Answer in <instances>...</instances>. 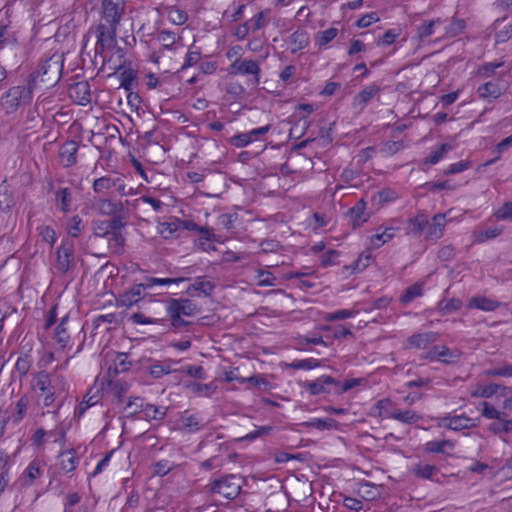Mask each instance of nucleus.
<instances>
[{"mask_svg": "<svg viewBox=\"0 0 512 512\" xmlns=\"http://www.w3.org/2000/svg\"><path fill=\"white\" fill-rule=\"evenodd\" d=\"M310 43V37L306 30L297 29L288 39L289 49L292 54L306 48Z\"/></svg>", "mask_w": 512, "mask_h": 512, "instance_id": "26", "label": "nucleus"}, {"mask_svg": "<svg viewBox=\"0 0 512 512\" xmlns=\"http://www.w3.org/2000/svg\"><path fill=\"white\" fill-rule=\"evenodd\" d=\"M465 27H466V23L464 20L453 19L451 21V23L448 26H446V28H445L446 35H448L450 37H455V36L459 35L464 30Z\"/></svg>", "mask_w": 512, "mask_h": 512, "instance_id": "63", "label": "nucleus"}, {"mask_svg": "<svg viewBox=\"0 0 512 512\" xmlns=\"http://www.w3.org/2000/svg\"><path fill=\"white\" fill-rule=\"evenodd\" d=\"M243 479L239 475L229 474L215 479L209 484V491L225 499H235L241 492Z\"/></svg>", "mask_w": 512, "mask_h": 512, "instance_id": "7", "label": "nucleus"}, {"mask_svg": "<svg viewBox=\"0 0 512 512\" xmlns=\"http://www.w3.org/2000/svg\"><path fill=\"white\" fill-rule=\"evenodd\" d=\"M62 70V56L58 54H53L51 57L41 61L38 70L35 73L31 74L29 80H32V77H34L36 83L37 79L40 78V81L46 87H53L60 80Z\"/></svg>", "mask_w": 512, "mask_h": 512, "instance_id": "4", "label": "nucleus"}, {"mask_svg": "<svg viewBox=\"0 0 512 512\" xmlns=\"http://www.w3.org/2000/svg\"><path fill=\"white\" fill-rule=\"evenodd\" d=\"M439 469L435 465L416 463L411 467V473L421 479L433 480Z\"/></svg>", "mask_w": 512, "mask_h": 512, "instance_id": "35", "label": "nucleus"}, {"mask_svg": "<svg viewBox=\"0 0 512 512\" xmlns=\"http://www.w3.org/2000/svg\"><path fill=\"white\" fill-rule=\"evenodd\" d=\"M97 210L101 215L112 218L122 217L124 204L121 201H114L109 198H100L97 201Z\"/></svg>", "mask_w": 512, "mask_h": 512, "instance_id": "16", "label": "nucleus"}, {"mask_svg": "<svg viewBox=\"0 0 512 512\" xmlns=\"http://www.w3.org/2000/svg\"><path fill=\"white\" fill-rule=\"evenodd\" d=\"M145 288L143 283L133 285L128 291L121 293L116 298L117 307H131L137 304L142 298L145 297Z\"/></svg>", "mask_w": 512, "mask_h": 512, "instance_id": "14", "label": "nucleus"}, {"mask_svg": "<svg viewBox=\"0 0 512 512\" xmlns=\"http://www.w3.org/2000/svg\"><path fill=\"white\" fill-rule=\"evenodd\" d=\"M124 226L125 222L122 217L93 222V241L99 242L103 239L107 240L106 251L97 253L96 255H121L124 252L125 237L122 234Z\"/></svg>", "mask_w": 512, "mask_h": 512, "instance_id": "1", "label": "nucleus"}, {"mask_svg": "<svg viewBox=\"0 0 512 512\" xmlns=\"http://www.w3.org/2000/svg\"><path fill=\"white\" fill-rule=\"evenodd\" d=\"M442 24V20L440 18L433 19L431 21H427L422 23L417 28V37L423 41L429 36L435 33V27Z\"/></svg>", "mask_w": 512, "mask_h": 512, "instance_id": "43", "label": "nucleus"}, {"mask_svg": "<svg viewBox=\"0 0 512 512\" xmlns=\"http://www.w3.org/2000/svg\"><path fill=\"white\" fill-rule=\"evenodd\" d=\"M78 144L75 141H66L60 148L59 156L65 167H71L77 163Z\"/></svg>", "mask_w": 512, "mask_h": 512, "instance_id": "25", "label": "nucleus"}, {"mask_svg": "<svg viewBox=\"0 0 512 512\" xmlns=\"http://www.w3.org/2000/svg\"><path fill=\"white\" fill-rule=\"evenodd\" d=\"M502 230L497 227H490L485 230L475 231L473 233L474 242L483 243L487 240L494 239L501 234Z\"/></svg>", "mask_w": 512, "mask_h": 512, "instance_id": "48", "label": "nucleus"}, {"mask_svg": "<svg viewBox=\"0 0 512 512\" xmlns=\"http://www.w3.org/2000/svg\"><path fill=\"white\" fill-rule=\"evenodd\" d=\"M214 284L208 280H205L204 278H197L193 284H191L188 289L187 293L190 296H200L203 295H210L214 289Z\"/></svg>", "mask_w": 512, "mask_h": 512, "instance_id": "33", "label": "nucleus"}, {"mask_svg": "<svg viewBox=\"0 0 512 512\" xmlns=\"http://www.w3.org/2000/svg\"><path fill=\"white\" fill-rule=\"evenodd\" d=\"M461 358V351L458 349H450L447 346L439 345L438 361L451 365L457 363Z\"/></svg>", "mask_w": 512, "mask_h": 512, "instance_id": "37", "label": "nucleus"}, {"mask_svg": "<svg viewBox=\"0 0 512 512\" xmlns=\"http://www.w3.org/2000/svg\"><path fill=\"white\" fill-rule=\"evenodd\" d=\"M142 413L147 420H162L166 415V409L145 403Z\"/></svg>", "mask_w": 512, "mask_h": 512, "instance_id": "51", "label": "nucleus"}, {"mask_svg": "<svg viewBox=\"0 0 512 512\" xmlns=\"http://www.w3.org/2000/svg\"><path fill=\"white\" fill-rule=\"evenodd\" d=\"M451 150H452V146L448 143H444L437 149L432 150L430 155L424 159L423 163L429 164V165H435L440 160H442L444 158V156Z\"/></svg>", "mask_w": 512, "mask_h": 512, "instance_id": "45", "label": "nucleus"}, {"mask_svg": "<svg viewBox=\"0 0 512 512\" xmlns=\"http://www.w3.org/2000/svg\"><path fill=\"white\" fill-rule=\"evenodd\" d=\"M391 419H394L403 424H414L422 419L421 415H419L416 411L411 409H393L391 411Z\"/></svg>", "mask_w": 512, "mask_h": 512, "instance_id": "32", "label": "nucleus"}, {"mask_svg": "<svg viewBox=\"0 0 512 512\" xmlns=\"http://www.w3.org/2000/svg\"><path fill=\"white\" fill-rule=\"evenodd\" d=\"M461 307H462V301L458 298L442 300L439 303V308L443 314H450L454 311L459 310Z\"/></svg>", "mask_w": 512, "mask_h": 512, "instance_id": "60", "label": "nucleus"}, {"mask_svg": "<svg viewBox=\"0 0 512 512\" xmlns=\"http://www.w3.org/2000/svg\"><path fill=\"white\" fill-rule=\"evenodd\" d=\"M60 457H61L60 465L63 470H65L66 472H72L73 470L76 469L78 460L74 456L72 450L62 452L60 454Z\"/></svg>", "mask_w": 512, "mask_h": 512, "instance_id": "52", "label": "nucleus"}, {"mask_svg": "<svg viewBox=\"0 0 512 512\" xmlns=\"http://www.w3.org/2000/svg\"><path fill=\"white\" fill-rule=\"evenodd\" d=\"M403 148V141H386L380 146L379 151L384 156H392Z\"/></svg>", "mask_w": 512, "mask_h": 512, "instance_id": "57", "label": "nucleus"}, {"mask_svg": "<svg viewBox=\"0 0 512 512\" xmlns=\"http://www.w3.org/2000/svg\"><path fill=\"white\" fill-rule=\"evenodd\" d=\"M38 235L42 238L43 241L53 245L57 240V235L55 230L48 225H40L37 227Z\"/></svg>", "mask_w": 512, "mask_h": 512, "instance_id": "59", "label": "nucleus"}, {"mask_svg": "<svg viewBox=\"0 0 512 512\" xmlns=\"http://www.w3.org/2000/svg\"><path fill=\"white\" fill-rule=\"evenodd\" d=\"M438 340V334L435 332H422L411 335L407 339L409 347L416 349H427L430 344L435 343Z\"/></svg>", "mask_w": 512, "mask_h": 512, "instance_id": "22", "label": "nucleus"}, {"mask_svg": "<svg viewBox=\"0 0 512 512\" xmlns=\"http://www.w3.org/2000/svg\"><path fill=\"white\" fill-rule=\"evenodd\" d=\"M176 467L174 463L164 459L152 465V474L154 476L163 477Z\"/></svg>", "mask_w": 512, "mask_h": 512, "instance_id": "55", "label": "nucleus"}, {"mask_svg": "<svg viewBox=\"0 0 512 512\" xmlns=\"http://www.w3.org/2000/svg\"><path fill=\"white\" fill-rule=\"evenodd\" d=\"M177 362L172 359H167L163 361H154L149 367V374L155 378L159 379L164 375H168L170 373L176 372L177 370L173 368V365Z\"/></svg>", "mask_w": 512, "mask_h": 512, "instance_id": "28", "label": "nucleus"}, {"mask_svg": "<svg viewBox=\"0 0 512 512\" xmlns=\"http://www.w3.org/2000/svg\"><path fill=\"white\" fill-rule=\"evenodd\" d=\"M117 28L99 23L96 28V52H103L104 49L114 45L116 40Z\"/></svg>", "mask_w": 512, "mask_h": 512, "instance_id": "13", "label": "nucleus"}, {"mask_svg": "<svg viewBox=\"0 0 512 512\" xmlns=\"http://www.w3.org/2000/svg\"><path fill=\"white\" fill-rule=\"evenodd\" d=\"M336 380L329 375H323L317 378L314 381H306L303 384V387L311 394V395H319L322 393H329L330 390L327 388L331 385H336Z\"/></svg>", "mask_w": 512, "mask_h": 512, "instance_id": "18", "label": "nucleus"}, {"mask_svg": "<svg viewBox=\"0 0 512 512\" xmlns=\"http://www.w3.org/2000/svg\"><path fill=\"white\" fill-rule=\"evenodd\" d=\"M69 316L65 315L61 318L60 323L56 326L54 331L53 340L56 345H58L62 350L67 348H71V337L68 332V324Z\"/></svg>", "mask_w": 512, "mask_h": 512, "instance_id": "19", "label": "nucleus"}, {"mask_svg": "<svg viewBox=\"0 0 512 512\" xmlns=\"http://www.w3.org/2000/svg\"><path fill=\"white\" fill-rule=\"evenodd\" d=\"M338 35V29L335 27H330L326 30L319 31L315 36L316 44L319 47L326 46L330 42H332Z\"/></svg>", "mask_w": 512, "mask_h": 512, "instance_id": "46", "label": "nucleus"}, {"mask_svg": "<svg viewBox=\"0 0 512 512\" xmlns=\"http://www.w3.org/2000/svg\"><path fill=\"white\" fill-rule=\"evenodd\" d=\"M267 15H268V10H263V11H260L259 13H257L256 15H254L248 21L252 32H256V31L263 29L264 27L267 26V24H268V21L266 19Z\"/></svg>", "mask_w": 512, "mask_h": 512, "instance_id": "54", "label": "nucleus"}, {"mask_svg": "<svg viewBox=\"0 0 512 512\" xmlns=\"http://www.w3.org/2000/svg\"><path fill=\"white\" fill-rule=\"evenodd\" d=\"M268 53L261 60H253L250 58L238 59L233 61L228 67V73L235 76L249 77L248 82L253 86H258L261 79V62H263Z\"/></svg>", "mask_w": 512, "mask_h": 512, "instance_id": "6", "label": "nucleus"}, {"mask_svg": "<svg viewBox=\"0 0 512 512\" xmlns=\"http://www.w3.org/2000/svg\"><path fill=\"white\" fill-rule=\"evenodd\" d=\"M32 363V356L28 353L22 354L18 357L15 363V371L19 374L20 378L24 377L29 372Z\"/></svg>", "mask_w": 512, "mask_h": 512, "instance_id": "47", "label": "nucleus"}, {"mask_svg": "<svg viewBox=\"0 0 512 512\" xmlns=\"http://www.w3.org/2000/svg\"><path fill=\"white\" fill-rule=\"evenodd\" d=\"M156 40L161 44L160 52L163 50H177L184 46L182 44V37L171 30L164 29L159 31L156 34Z\"/></svg>", "mask_w": 512, "mask_h": 512, "instance_id": "17", "label": "nucleus"}, {"mask_svg": "<svg viewBox=\"0 0 512 512\" xmlns=\"http://www.w3.org/2000/svg\"><path fill=\"white\" fill-rule=\"evenodd\" d=\"M73 266H75L74 243L64 240L56 251L55 268L60 274H66Z\"/></svg>", "mask_w": 512, "mask_h": 512, "instance_id": "10", "label": "nucleus"}, {"mask_svg": "<svg viewBox=\"0 0 512 512\" xmlns=\"http://www.w3.org/2000/svg\"><path fill=\"white\" fill-rule=\"evenodd\" d=\"M396 229L394 227H387L381 233L373 235L370 243L373 248H379L386 242L390 241L395 235Z\"/></svg>", "mask_w": 512, "mask_h": 512, "instance_id": "44", "label": "nucleus"}, {"mask_svg": "<svg viewBox=\"0 0 512 512\" xmlns=\"http://www.w3.org/2000/svg\"><path fill=\"white\" fill-rule=\"evenodd\" d=\"M92 189L98 195H104L111 189H114L121 196H126L129 193L126 191V184L120 176L105 175L96 178L93 181Z\"/></svg>", "mask_w": 512, "mask_h": 512, "instance_id": "9", "label": "nucleus"}, {"mask_svg": "<svg viewBox=\"0 0 512 512\" xmlns=\"http://www.w3.org/2000/svg\"><path fill=\"white\" fill-rule=\"evenodd\" d=\"M201 59V52L198 50L189 49L185 55L184 63L181 66V70H185L189 67L196 65Z\"/></svg>", "mask_w": 512, "mask_h": 512, "instance_id": "64", "label": "nucleus"}, {"mask_svg": "<svg viewBox=\"0 0 512 512\" xmlns=\"http://www.w3.org/2000/svg\"><path fill=\"white\" fill-rule=\"evenodd\" d=\"M398 198V193L391 188H384L373 195V201L379 205L390 203Z\"/></svg>", "mask_w": 512, "mask_h": 512, "instance_id": "49", "label": "nucleus"}, {"mask_svg": "<svg viewBox=\"0 0 512 512\" xmlns=\"http://www.w3.org/2000/svg\"><path fill=\"white\" fill-rule=\"evenodd\" d=\"M189 280L188 277L179 276L173 278H158V277H147L145 282H143L146 289H151L154 286L161 285L167 286L171 284H179L181 282Z\"/></svg>", "mask_w": 512, "mask_h": 512, "instance_id": "38", "label": "nucleus"}, {"mask_svg": "<svg viewBox=\"0 0 512 512\" xmlns=\"http://www.w3.org/2000/svg\"><path fill=\"white\" fill-rule=\"evenodd\" d=\"M107 325H119V321L115 313L98 315L92 321V326L94 330L104 326V331H109L111 327Z\"/></svg>", "mask_w": 512, "mask_h": 512, "instance_id": "42", "label": "nucleus"}, {"mask_svg": "<svg viewBox=\"0 0 512 512\" xmlns=\"http://www.w3.org/2000/svg\"><path fill=\"white\" fill-rule=\"evenodd\" d=\"M163 13L167 15L168 20L175 25H183L188 20V14L174 5H167L162 7Z\"/></svg>", "mask_w": 512, "mask_h": 512, "instance_id": "34", "label": "nucleus"}, {"mask_svg": "<svg viewBox=\"0 0 512 512\" xmlns=\"http://www.w3.org/2000/svg\"><path fill=\"white\" fill-rule=\"evenodd\" d=\"M381 90V87L377 84H371L362 89L357 93L354 98L352 105L355 109L363 111L368 102L376 96Z\"/></svg>", "mask_w": 512, "mask_h": 512, "instance_id": "20", "label": "nucleus"}, {"mask_svg": "<svg viewBox=\"0 0 512 512\" xmlns=\"http://www.w3.org/2000/svg\"><path fill=\"white\" fill-rule=\"evenodd\" d=\"M438 427L447 428L454 431H460L464 429H469L472 427H476L477 424L473 419L466 415H455V416H446L442 417L438 420Z\"/></svg>", "mask_w": 512, "mask_h": 512, "instance_id": "15", "label": "nucleus"}, {"mask_svg": "<svg viewBox=\"0 0 512 512\" xmlns=\"http://www.w3.org/2000/svg\"><path fill=\"white\" fill-rule=\"evenodd\" d=\"M447 446L453 447V443L450 440L428 441L424 449L429 453H442Z\"/></svg>", "mask_w": 512, "mask_h": 512, "instance_id": "62", "label": "nucleus"}, {"mask_svg": "<svg viewBox=\"0 0 512 512\" xmlns=\"http://www.w3.org/2000/svg\"><path fill=\"white\" fill-rule=\"evenodd\" d=\"M503 305V303L485 296H474L469 300L467 307L470 309H478L485 312H491L495 311Z\"/></svg>", "mask_w": 512, "mask_h": 512, "instance_id": "24", "label": "nucleus"}, {"mask_svg": "<svg viewBox=\"0 0 512 512\" xmlns=\"http://www.w3.org/2000/svg\"><path fill=\"white\" fill-rule=\"evenodd\" d=\"M186 387L188 389H190V391H192L193 393H195L197 395H205V396H210L216 390V386L214 385L213 382L207 383V384H202V383H198V382H190V383L186 384Z\"/></svg>", "mask_w": 512, "mask_h": 512, "instance_id": "50", "label": "nucleus"}, {"mask_svg": "<svg viewBox=\"0 0 512 512\" xmlns=\"http://www.w3.org/2000/svg\"><path fill=\"white\" fill-rule=\"evenodd\" d=\"M423 288L419 283L409 286L400 297V301L404 304L410 303L415 298L422 296Z\"/></svg>", "mask_w": 512, "mask_h": 512, "instance_id": "53", "label": "nucleus"}, {"mask_svg": "<svg viewBox=\"0 0 512 512\" xmlns=\"http://www.w3.org/2000/svg\"><path fill=\"white\" fill-rule=\"evenodd\" d=\"M71 98L80 105H87L91 102L90 85L87 81H80L73 84L69 90Z\"/></svg>", "mask_w": 512, "mask_h": 512, "instance_id": "21", "label": "nucleus"}, {"mask_svg": "<svg viewBox=\"0 0 512 512\" xmlns=\"http://www.w3.org/2000/svg\"><path fill=\"white\" fill-rule=\"evenodd\" d=\"M504 90V85L500 80L488 81L479 86L477 92L482 98H498Z\"/></svg>", "mask_w": 512, "mask_h": 512, "instance_id": "30", "label": "nucleus"}, {"mask_svg": "<svg viewBox=\"0 0 512 512\" xmlns=\"http://www.w3.org/2000/svg\"><path fill=\"white\" fill-rule=\"evenodd\" d=\"M180 219H174L170 222H164L161 223L159 226L160 234L164 238H177L180 236L181 233V226Z\"/></svg>", "mask_w": 512, "mask_h": 512, "instance_id": "39", "label": "nucleus"}, {"mask_svg": "<svg viewBox=\"0 0 512 512\" xmlns=\"http://www.w3.org/2000/svg\"><path fill=\"white\" fill-rule=\"evenodd\" d=\"M446 222V214H436L432 218V222H428L426 238L432 240H437L441 238L444 234Z\"/></svg>", "mask_w": 512, "mask_h": 512, "instance_id": "23", "label": "nucleus"}, {"mask_svg": "<svg viewBox=\"0 0 512 512\" xmlns=\"http://www.w3.org/2000/svg\"><path fill=\"white\" fill-rule=\"evenodd\" d=\"M43 467L44 463L42 460L39 458L33 459L13 485L19 489L30 487L37 479L43 476Z\"/></svg>", "mask_w": 512, "mask_h": 512, "instance_id": "11", "label": "nucleus"}, {"mask_svg": "<svg viewBox=\"0 0 512 512\" xmlns=\"http://www.w3.org/2000/svg\"><path fill=\"white\" fill-rule=\"evenodd\" d=\"M366 203L363 200L358 201L352 208L349 209V216L353 225V228L360 227L364 224L369 214L365 212Z\"/></svg>", "mask_w": 512, "mask_h": 512, "instance_id": "31", "label": "nucleus"}, {"mask_svg": "<svg viewBox=\"0 0 512 512\" xmlns=\"http://www.w3.org/2000/svg\"><path fill=\"white\" fill-rule=\"evenodd\" d=\"M484 374L488 377H512V364L503 363L498 367L487 369Z\"/></svg>", "mask_w": 512, "mask_h": 512, "instance_id": "56", "label": "nucleus"}, {"mask_svg": "<svg viewBox=\"0 0 512 512\" xmlns=\"http://www.w3.org/2000/svg\"><path fill=\"white\" fill-rule=\"evenodd\" d=\"M410 230L413 234L419 235L428 226V220L424 215H417L415 218L410 219Z\"/></svg>", "mask_w": 512, "mask_h": 512, "instance_id": "61", "label": "nucleus"}, {"mask_svg": "<svg viewBox=\"0 0 512 512\" xmlns=\"http://www.w3.org/2000/svg\"><path fill=\"white\" fill-rule=\"evenodd\" d=\"M199 308L190 299H175L170 298L167 301L166 311L171 319V325L175 329H180L189 324V322L182 319V316H194Z\"/></svg>", "mask_w": 512, "mask_h": 512, "instance_id": "5", "label": "nucleus"}, {"mask_svg": "<svg viewBox=\"0 0 512 512\" xmlns=\"http://www.w3.org/2000/svg\"><path fill=\"white\" fill-rule=\"evenodd\" d=\"M124 11L125 4L123 1L102 0L100 23L117 28Z\"/></svg>", "mask_w": 512, "mask_h": 512, "instance_id": "8", "label": "nucleus"}, {"mask_svg": "<svg viewBox=\"0 0 512 512\" xmlns=\"http://www.w3.org/2000/svg\"><path fill=\"white\" fill-rule=\"evenodd\" d=\"M179 424L189 433H195L203 429L204 421L199 414H189L185 411L179 418Z\"/></svg>", "mask_w": 512, "mask_h": 512, "instance_id": "27", "label": "nucleus"}, {"mask_svg": "<svg viewBox=\"0 0 512 512\" xmlns=\"http://www.w3.org/2000/svg\"><path fill=\"white\" fill-rule=\"evenodd\" d=\"M506 20V18L497 19L494 23L496 33H495V41L496 43H504L508 41L512 37V22L505 24L502 28H500L501 24Z\"/></svg>", "mask_w": 512, "mask_h": 512, "instance_id": "40", "label": "nucleus"}, {"mask_svg": "<svg viewBox=\"0 0 512 512\" xmlns=\"http://www.w3.org/2000/svg\"><path fill=\"white\" fill-rule=\"evenodd\" d=\"M257 285L261 287H272L276 285V277L269 271L259 270L257 273Z\"/></svg>", "mask_w": 512, "mask_h": 512, "instance_id": "58", "label": "nucleus"}, {"mask_svg": "<svg viewBox=\"0 0 512 512\" xmlns=\"http://www.w3.org/2000/svg\"><path fill=\"white\" fill-rule=\"evenodd\" d=\"M29 405L30 398L27 395H23L6 409H2V413L11 425L17 426L26 416Z\"/></svg>", "mask_w": 512, "mask_h": 512, "instance_id": "12", "label": "nucleus"}, {"mask_svg": "<svg viewBox=\"0 0 512 512\" xmlns=\"http://www.w3.org/2000/svg\"><path fill=\"white\" fill-rule=\"evenodd\" d=\"M35 88V78L28 81L27 85L11 87L1 98V105L7 113L16 111L20 106L28 105L32 100Z\"/></svg>", "mask_w": 512, "mask_h": 512, "instance_id": "3", "label": "nucleus"}, {"mask_svg": "<svg viewBox=\"0 0 512 512\" xmlns=\"http://www.w3.org/2000/svg\"><path fill=\"white\" fill-rule=\"evenodd\" d=\"M55 200L57 206L63 213H68L72 206V191L70 188H61L55 193Z\"/></svg>", "mask_w": 512, "mask_h": 512, "instance_id": "36", "label": "nucleus"}, {"mask_svg": "<svg viewBox=\"0 0 512 512\" xmlns=\"http://www.w3.org/2000/svg\"><path fill=\"white\" fill-rule=\"evenodd\" d=\"M499 390H501L503 394L511 392V389L506 386L491 383L485 386H478L475 390L471 391L470 395L473 398H490Z\"/></svg>", "mask_w": 512, "mask_h": 512, "instance_id": "29", "label": "nucleus"}, {"mask_svg": "<svg viewBox=\"0 0 512 512\" xmlns=\"http://www.w3.org/2000/svg\"><path fill=\"white\" fill-rule=\"evenodd\" d=\"M67 386L66 378L61 373L41 371L36 374L32 388L43 399L45 407L58 409L61 406L58 399L65 393Z\"/></svg>", "mask_w": 512, "mask_h": 512, "instance_id": "2", "label": "nucleus"}, {"mask_svg": "<svg viewBox=\"0 0 512 512\" xmlns=\"http://www.w3.org/2000/svg\"><path fill=\"white\" fill-rule=\"evenodd\" d=\"M145 401L142 397H130L123 408L125 417H133L144 410Z\"/></svg>", "mask_w": 512, "mask_h": 512, "instance_id": "41", "label": "nucleus"}]
</instances>
